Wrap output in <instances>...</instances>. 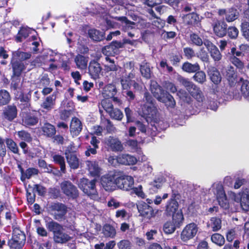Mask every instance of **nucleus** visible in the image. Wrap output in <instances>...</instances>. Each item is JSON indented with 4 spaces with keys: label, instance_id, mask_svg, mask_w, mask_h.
Instances as JSON below:
<instances>
[{
    "label": "nucleus",
    "instance_id": "1",
    "mask_svg": "<svg viewBox=\"0 0 249 249\" xmlns=\"http://www.w3.org/2000/svg\"><path fill=\"white\" fill-rule=\"evenodd\" d=\"M150 90L154 96L158 101L165 104L167 108H174L176 106V102L173 96L162 89L157 82L151 81Z\"/></svg>",
    "mask_w": 249,
    "mask_h": 249
},
{
    "label": "nucleus",
    "instance_id": "2",
    "mask_svg": "<svg viewBox=\"0 0 249 249\" xmlns=\"http://www.w3.org/2000/svg\"><path fill=\"white\" fill-rule=\"evenodd\" d=\"M96 180H89L86 178H82L79 179L77 185L79 189L88 196L90 199L96 201H99V197L95 188Z\"/></svg>",
    "mask_w": 249,
    "mask_h": 249
},
{
    "label": "nucleus",
    "instance_id": "3",
    "mask_svg": "<svg viewBox=\"0 0 249 249\" xmlns=\"http://www.w3.org/2000/svg\"><path fill=\"white\" fill-rule=\"evenodd\" d=\"M144 101L145 103L142 106L140 114L145 119H152L156 116L157 110L153 103V99L148 92L144 93Z\"/></svg>",
    "mask_w": 249,
    "mask_h": 249
},
{
    "label": "nucleus",
    "instance_id": "4",
    "mask_svg": "<svg viewBox=\"0 0 249 249\" xmlns=\"http://www.w3.org/2000/svg\"><path fill=\"white\" fill-rule=\"evenodd\" d=\"M179 82L198 102H201L203 101L204 98L203 93L200 89L193 82L182 77L179 78Z\"/></svg>",
    "mask_w": 249,
    "mask_h": 249
},
{
    "label": "nucleus",
    "instance_id": "5",
    "mask_svg": "<svg viewBox=\"0 0 249 249\" xmlns=\"http://www.w3.org/2000/svg\"><path fill=\"white\" fill-rule=\"evenodd\" d=\"M118 173L110 172L101 178V184L107 191H111L118 187L117 179Z\"/></svg>",
    "mask_w": 249,
    "mask_h": 249
},
{
    "label": "nucleus",
    "instance_id": "6",
    "mask_svg": "<svg viewBox=\"0 0 249 249\" xmlns=\"http://www.w3.org/2000/svg\"><path fill=\"white\" fill-rule=\"evenodd\" d=\"M212 188L219 205L224 209H228L229 203L222 186L219 183L214 184Z\"/></svg>",
    "mask_w": 249,
    "mask_h": 249
},
{
    "label": "nucleus",
    "instance_id": "7",
    "mask_svg": "<svg viewBox=\"0 0 249 249\" xmlns=\"http://www.w3.org/2000/svg\"><path fill=\"white\" fill-rule=\"evenodd\" d=\"M198 229L197 225L195 223L186 225L181 232V240L183 242H187L193 239L196 235Z\"/></svg>",
    "mask_w": 249,
    "mask_h": 249
},
{
    "label": "nucleus",
    "instance_id": "8",
    "mask_svg": "<svg viewBox=\"0 0 249 249\" xmlns=\"http://www.w3.org/2000/svg\"><path fill=\"white\" fill-rule=\"evenodd\" d=\"M113 48L114 45L112 44L105 46L102 49V53L106 56L112 55L114 53L113 50ZM106 59L107 61H108L109 62L108 64H107L105 66V70L106 71H118L119 70L121 69V68L116 66L114 64V61L111 60L109 57L107 56Z\"/></svg>",
    "mask_w": 249,
    "mask_h": 249
},
{
    "label": "nucleus",
    "instance_id": "9",
    "mask_svg": "<svg viewBox=\"0 0 249 249\" xmlns=\"http://www.w3.org/2000/svg\"><path fill=\"white\" fill-rule=\"evenodd\" d=\"M51 214L55 219L60 220L62 219L67 213V207L62 203H53L50 206Z\"/></svg>",
    "mask_w": 249,
    "mask_h": 249
},
{
    "label": "nucleus",
    "instance_id": "10",
    "mask_svg": "<svg viewBox=\"0 0 249 249\" xmlns=\"http://www.w3.org/2000/svg\"><path fill=\"white\" fill-rule=\"evenodd\" d=\"M118 187L121 189L128 191L132 189L134 185V179L130 176H119L117 179Z\"/></svg>",
    "mask_w": 249,
    "mask_h": 249
},
{
    "label": "nucleus",
    "instance_id": "11",
    "mask_svg": "<svg viewBox=\"0 0 249 249\" xmlns=\"http://www.w3.org/2000/svg\"><path fill=\"white\" fill-rule=\"evenodd\" d=\"M137 209L140 215L144 217L150 219L155 215L153 208L144 202L141 201L137 204Z\"/></svg>",
    "mask_w": 249,
    "mask_h": 249
},
{
    "label": "nucleus",
    "instance_id": "12",
    "mask_svg": "<svg viewBox=\"0 0 249 249\" xmlns=\"http://www.w3.org/2000/svg\"><path fill=\"white\" fill-rule=\"evenodd\" d=\"M61 188L63 192L68 196L73 198L78 195L76 188L69 181H64L61 184Z\"/></svg>",
    "mask_w": 249,
    "mask_h": 249
},
{
    "label": "nucleus",
    "instance_id": "13",
    "mask_svg": "<svg viewBox=\"0 0 249 249\" xmlns=\"http://www.w3.org/2000/svg\"><path fill=\"white\" fill-rule=\"evenodd\" d=\"M105 142L113 151H122L124 149L121 142L117 138L109 136L105 139Z\"/></svg>",
    "mask_w": 249,
    "mask_h": 249
},
{
    "label": "nucleus",
    "instance_id": "14",
    "mask_svg": "<svg viewBox=\"0 0 249 249\" xmlns=\"http://www.w3.org/2000/svg\"><path fill=\"white\" fill-rule=\"evenodd\" d=\"M204 44L209 51L211 57L214 61H219L222 58V55L217 47L208 40L204 41Z\"/></svg>",
    "mask_w": 249,
    "mask_h": 249
},
{
    "label": "nucleus",
    "instance_id": "15",
    "mask_svg": "<svg viewBox=\"0 0 249 249\" xmlns=\"http://www.w3.org/2000/svg\"><path fill=\"white\" fill-rule=\"evenodd\" d=\"M69 148L68 147L65 152L67 162L71 169H77L79 166V160L75 154L71 153Z\"/></svg>",
    "mask_w": 249,
    "mask_h": 249
},
{
    "label": "nucleus",
    "instance_id": "16",
    "mask_svg": "<svg viewBox=\"0 0 249 249\" xmlns=\"http://www.w3.org/2000/svg\"><path fill=\"white\" fill-rule=\"evenodd\" d=\"M86 169L88 170L89 174L92 177L99 176L101 168L96 161L87 160L86 161Z\"/></svg>",
    "mask_w": 249,
    "mask_h": 249
},
{
    "label": "nucleus",
    "instance_id": "17",
    "mask_svg": "<svg viewBox=\"0 0 249 249\" xmlns=\"http://www.w3.org/2000/svg\"><path fill=\"white\" fill-rule=\"evenodd\" d=\"M213 31L217 36L222 37L225 36L227 32V24L224 22L217 20L213 23Z\"/></svg>",
    "mask_w": 249,
    "mask_h": 249
},
{
    "label": "nucleus",
    "instance_id": "18",
    "mask_svg": "<svg viewBox=\"0 0 249 249\" xmlns=\"http://www.w3.org/2000/svg\"><path fill=\"white\" fill-rule=\"evenodd\" d=\"M102 68L100 64L96 61L93 60L90 62L89 66V73L91 77L96 79L99 77Z\"/></svg>",
    "mask_w": 249,
    "mask_h": 249
},
{
    "label": "nucleus",
    "instance_id": "19",
    "mask_svg": "<svg viewBox=\"0 0 249 249\" xmlns=\"http://www.w3.org/2000/svg\"><path fill=\"white\" fill-rule=\"evenodd\" d=\"M12 239L13 245L16 246V248H20L24 244L26 237L22 232L18 230L13 233Z\"/></svg>",
    "mask_w": 249,
    "mask_h": 249
},
{
    "label": "nucleus",
    "instance_id": "20",
    "mask_svg": "<svg viewBox=\"0 0 249 249\" xmlns=\"http://www.w3.org/2000/svg\"><path fill=\"white\" fill-rule=\"evenodd\" d=\"M36 32L34 30H32L28 27H22L19 31L16 37V40L18 42H21L23 39L26 38L29 35H32L33 40L36 39V36L34 35Z\"/></svg>",
    "mask_w": 249,
    "mask_h": 249
},
{
    "label": "nucleus",
    "instance_id": "21",
    "mask_svg": "<svg viewBox=\"0 0 249 249\" xmlns=\"http://www.w3.org/2000/svg\"><path fill=\"white\" fill-rule=\"evenodd\" d=\"M220 15L225 14V18L228 22H232L237 18L239 13L234 8H230L227 10L221 9L219 11Z\"/></svg>",
    "mask_w": 249,
    "mask_h": 249
},
{
    "label": "nucleus",
    "instance_id": "22",
    "mask_svg": "<svg viewBox=\"0 0 249 249\" xmlns=\"http://www.w3.org/2000/svg\"><path fill=\"white\" fill-rule=\"evenodd\" d=\"M82 124L76 117L72 119L70 124V131L73 136H77L82 129Z\"/></svg>",
    "mask_w": 249,
    "mask_h": 249
},
{
    "label": "nucleus",
    "instance_id": "23",
    "mask_svg": "<svg viewBox=\"0 0 249 249\" xmlns=\"http://www.w3.org/2000/svg\"><path fill=\"white\" fill-rule=\"evenodd\" d=\"M57 93L54 92L52 95L47 96L41 105V107L47 110L53 109L55 104Z\"/></svg>",
    "mask_w": 249,
    "mask_h": 249
},
{
    "label": "nucleus",
    "instance_id": "24",
    "mask_svg": "<svg viewBox=\"0 0 249 249\" xmlns=\"http://www.w3.org/2000/svg\"><path fill=\"white\" fill-rule=\"evenodd\" d=\"M135 73L129 72L128 75L123 76L120 82L123 90H128L132 84V79L135 78Z\"/></svg>",
    "mask_w": 249,
    "mask_h": 249
},
{
    "label": "nucleus",
    "instance_id": "25",
    "mask_svg": "<svg viewBox=\"0 0 249 249\" xmlns=\"http://www.w3.org/2000/svg\"><path fill=\"white\" fill-rule=\"evenodd\" d=\"M225 77L231 86H234L237 82L236 73L233 67L229 66L227 68Z\"/></svg>",
    "mask_w": 249,
    "mask_h": 249
},
{
    "label": "nucleus",
    "instance_id": "26",
    "mask_svg": "<svg viewBox=\"0 0 249 249\" xmlns=\"http://www.w3.org/2000/svg\"><path fill=\"white\" fill-rule=\"evenodd\" d=\"M17 109L15 106H8L3 110L4 117L9 121H12L17 117Z\"/></svg>",
    "mask_w": 249,
    "mask_h": 249
},
{
    "label": "nucleus",
    "instance_id": "27",
    "mask_svg": "<svg viewBox=\"0 0 249 249\" xmlns=\"http://www.w3.org/2000/svg\"><path fill=\"white\" fill-rule=\"evenodd\" d=\"M120 164L124 165H134L137 162V159L135 157L129 154H121L118 156Z\"/></svg>",
    "mask_w": 249,
    "mask_h": 249
},
{
    "label": "nucleus",
    "instance_id": "28",
    "mask_svg": "<svg viewBox=\"0 0 249 249\" xmlns=\"http://www.w3.org/2000/svg\"><path fill=\"white\" fill-rule=\"evenodd\" d=\"M11 65L13 69V76L19 77L22 71L25 69L24 64L21 61L12 58Z\"/></svg>",
    "mask_w": 249,
    "mask_h": 249
},
{
    "label": "nucleus",
    "instance_id": "29",
    "mask_svg": "<svg viewBox=\"0 0 249 249\" xmlns=\"http://www.w3.org/2000/svg\"><path fill=\"white\" fill-rule=\"evenodd\" d=\"M38 121L37 116L32 113L25 114L22 116V124L26 126L35 125Z\"/></svg>",
    "mask_w": 249,
    "mask_h": 249
},
{
    "label": "nucleus",
    "instance_id": "30",
    "mask_svg": "<svg viewBox=\"0 0 249 249\" xmlns=\"http://www.w3.org/2000/svg\"><path fill=\"white\" fill-rule=\"evenodd\" d=\"M88 62L89 57L81 54H78L74 57V62L76 67L81 70L87 69Z\"/></svg>",
    "mask_w": 249,
    "mask_h": 249
},
{
    "label": "nucleus",
    "instance_id": "31",
    "mask_svg": "<svg viewBox=\"0 0 249 249\" xmlns=\"http://www.w3.org/2000/svg\"><path fill=\"white\" fill-rule=\"evenodd\" d=\"M211 81L215 84H219L221 81V76L217 69L213 67H210L208 71Z\"/></svg>",
    "mask_w": 249,
    "mask_h": 249
},
{
    "label": "nucleus",
    "instance_id": "32",
    "mask_svg": "<svg viewBox=\"0 0 249 249\" xmlns=\"http://www.w3.org/2000/svg\"><path fill=\"white\" fill-rule=\"evenodd\" d=\"M88 35L89 38L94 41H100L105 38V33L104 32L99 30L91 29L88 31Z\"/></svg>",
    "mask_w": 249,
    "mask_h": 249
},
{
    "label": "nucleus",
    "instance_id": "33",
    "mask_svg": "<svg viewBox=\"0 0 249 249\" xmlns=\"http://www.w3.org/2000/svg\"><path fill=\"white\" fill-rule=\"evenodd\" d=\"M178 202L174 199H171L166 204L165 212L167 215H171L178 211Z\"/></svg>",
    "mask_w": 249,
    "mask_h": 249
},
{
    "label": "nucleus",
    "instance_id": "34",
    "mask_svg": "<svg viewBox=\"0 0 249 249\" xmlns=\"http://www.w3.org/2000/svg\"><path fill=\"white\" fill-rule=\"evenodd\" d=\"M116 87L112 84H108L106 86L103 90L102 94L104 98H111L116 94Z\"/></svg>",
    "mask_w": 249,
    "mask_h": 249
},
{
    "label": "nucleus",
    "instance_id": "35",
    "mask_svg": "<svg viewBox=\"0 0 249 249\" xmlns=\"http://www.w3.org/2000/svg\"><path fill=\"white\" fill-rule=\"evenodd\" d=\"M46 226L49 231L53 232V236L60 231H63V227L62 225L53 220L47 222Z\"/></svg>",
    "mask_w": 249,
    "mask_h": 249
},
{
    "label": "nucleus",
    "instance_id": "36",
    "mask_svg": "<svg viewBox=\"0 0 249 249\" xmlns=\"http://www.w3.org/2000/svg\"><path fill=\"white\" fill-rule=\"evenodd\" d=\"M18 167L20 169V172L21 173V180L22 181H24L27 179H29L33 176L37 175L38 174V170L35 168H30L27 169L25 172H24L23 169L21 167L20 165Z\"/></svg>",
    "mask_w": 249,
    "mask_h": 249
},
{
    "label": "nucleus",
    "instance_id": "37",
    "mask_svg": "<svg viewBox=\"0 0 249 249\" xmlns=\"http://www.w3.org/2000/svg\"><path fill=\"white\" fill-rule=\"evenodd\" d=\"M207 226L213 231H217L221 228V220L219 218L212 217L208 222Z\"/></svg>",
    "mask_w": 249,
    "mask_h": 249
},
{
    "label": "nucleus",
    "instance_id": "38",
    "mask_svg": "<svg viewBox=\"0 0 249 249\" xmlns=\"http://www.w3.org/2000/svg\"><path fill=\"white\" fill-rule=\"evenodd\" d=\"M102 233L106 237L114 238L116 234L115 229L111 225L106 224L102 229Z\"/></svg>",
    "mask_w": 249,
    "mask_h": 249
},
{
    "label": "nucleus",
    "instance_id": "39",
    "mask_svg": "<svg viewBox=\"0 0 249 249\" xmlns=\"http://www.w3.org/2000/svg\"><path fill=\"white\" fill-rule=\"evenodd\" d=\"M41 129L43 134L48 137L53 136L56 132L54 126L49 123L45 124Z\"/></svg>",
    "mask_w": 249,
    "mask_h": 249
},
{
    "label": "nucleus",
    "instance_id": "40",
    "mask_svg": "<svg viewBox=\"0 0 249 249\" xmlns=\"http://www.w3.org/2000/svg\"><path fill=\"white\" fill-rule=\"evenodd\" d=\"M101 107L108 113L113 108L110 98H105L103 99L99 105V111L100 113H102L103 111L101 109Z\"/></svg>",
    "mask_w": 249,
    "mask_h": 249
},
{
    "label": "nucleus",
    "instance_id": "41",
    "mask_svg": "<svg viewBox=\"0 0 249 249\" xmlns=\"http://www.w3.org/2000/svg\"><path fill=\"white\" fill-rule=\"evenodd\" d=\"M172 215V222L178 227H180L183 223L184 216L182 212L179 210Z\"/></svg>",
    "mask_w": 249,
    "mask_h": 249
},
{
    "label": "nucleus",
    "instance_id": "42",
    "mask_svg": "<svg viewBox=\"0 0 249 249\" xmlns=\"http://www.w3.org/2000/svg\"><path fill=\"white\" fill-rule=\"evenodd\" d=\"M31 54L28 53L18 50L13 53L12 58L19 61H23L31 57Z\"/></svg>",
    "mask_w": 249,
    "mask_h": 249
},
{
    "label": "nucleus",
    "instance_id": "43",
    "mask_svg": "<svg viewBox=\"0 0 249 249\" xmlns=\"http://www.w3.org/2000/svg\"><path fill=\"white\" fill-rule=\"evenodd\" d=\"M54 241L57 243H64L71 239V237L67 234L60 231L53 236Z\"/></svg>",
    "mask_w": 249,
    "mask_h": 249
},
{
    "label": "nucleus",
    "instance_id": "44",
    "mask_svg": "<svg viewBox=\"0 0 249 249\" xmlns=\"http://www.w3.org/2000/svg\"><path fill=\"white\" fill-rule=\"evenodd\" d=\"M182 70L189 73L195 72L200 70V66L198 63L192 64L185 62L182 65Z\"/></svg>",
    "mask_w": 249,
    "mask_h": 249
},
{
    "label": "nucleus",
    "instance_id": "45",
    "mask_svg": "<svg viewBox=\"0 0 249 249\" xmlns=\"http://www.w3.org/2000/svg\"><path fill=\"white\" fill-rule=\"evenodd\" d=\"M178 228L172 221H168L166 222L163 226V231L166 234H172Z\"/></svg>",
    "mask_w": 249,
    "mask_h": 249
},
{
    "label": "nucleus",
    "instance_id": "46",
    "mask_svg": "<svg viewBox=\"0 0 249 249\" xmlns=\"http://www.w3.org/2000/svg\"><path fill=\"white\" fill-rule=\"evenodd\" d=\"M164 182L165 179L163 177L158 178L150 183V189H153L154 192H156L161 187Z\"/></svg>",
    "mask_w": 249,
    "mask_h": 249
},
{
    "label": "nucleus",
    "instance_id": "47",
    "mask_svg": "<svg viewBox=\"0 0 249 249\" xmlns=\"http://www.w3.org/2000/svg\"><path fill=\"white\" fill-rule=\"evenodd\" d=\"M11 100L9 93L5 89L0 90V104L4 105L8 104Z\"/></svg>",
    "mask_w": 249,
    "mask_h": 249
},
{
    "label": "nucleus",
    "instance_id": "48",
    "mask_svg": "<svg viewBox=\"0 0 249 249\" xmlns=\"http://www.w3.org/2000/svg\"><path fill=\"white\" fill-rule=\"evenodd\" d=\"M212 241L218 246L221 247L225 243L224 237L219 233H214L211 236Z\"/></svg>",
    "mask_w": 249,
    "mask_h": 249
},
{
    "label": "nucleus",
    "instance_id": "49",
    "mask_svg": "<svg viewBox=\"0 0 249 249\" xmlns=\"http://www.w3.org/2000/svg\"><path fill=\"white\" fill-rule=\"evenodd\" d=\"M56 53L51 49H47L45 51L43 57L45 63L51 62L55 61L54 56Z\"/></svg>",
    "mask_w": 249,
    "mask_h": 249
},
{
    "label": "nucleus",
    "instance_id": "50",
    "mask_svg": "<svg viewBox=\"0 0 249 249\" xmlns=\"http://www.w3.org/2000/svg\"><path fill=\"white\" fill-rule=\"evenodd\" d=\"M56 53L51 49H47L45 51L43 57L45 63L51 62L55 61L54 56Z\"/></svg>",
    "mask_w": 249,
    "mask_h": 249
},
{
    "label": "nucleus",
    "instance_id": "51",
    "mask_svg": "<svg viewBox=\"0 0 249 249\" xmlns=\"http://www.w3.org/2000/svg\"><path fill=\"white\" fill-rule=\"evenodd\" d=\"M114 19L121 21L123 24H124V28L125 30L132 29L133 25H134V23L133 22L128 20L125 17H116L114 18Z\"/></svg>",
    "mask_w": 249,
    "mask_h": 249
},
{
    "label": "nucleus",
    "instance_id": "52",
    "mask_svg": "<svg viewBox=\"0 0 249 249\" xmlns=\"http://www.w3.org/2000/svg\"><path fill=\"white\" fill-rule=\"evenodd\" d=\"M53 161L59 164L61 171L65 173L66 170L65 162L63 157L59 155H54L53 156Z\"/></svg>",
    "mask_w": 249,
    "mask_h": 249
},
{
    "label": "nucleus",
    "instance_id": "53",
    "mask_svg": "<svg viewBox=\"0 0 249 249\" xmlns=\"http://www.w3.org/2000/svg\"><path fill=\"white\" fill-rule=\"evenodd\" d=\"M140 71L142 75L146 78L149 79L151 77V70L149 65L146 63H144L141 65Z\"/></svg>",
    "mask_w": 249,
    "mask_h": 249
},
{
    "label": "nucleus",
    "instance_id": "54",
    "mask_svg": "<svg viewBox=\"0 0 249 249\" xmlns=\"http://www.w3.org/2000/svg\"><path fill=\"white\" fill-rule=\"evenodd\" d=\"M241 91L244 97L249 100V82L247 80L243 81L241 87Z\"/></svg>",
    "mask_w": 249,
    "mask_h": 249
},
{
    "label": "nucleus",
    "instance_id": "55",
    "mask_svg": "<svg viewBox=\"0 0 249 249\" xmlns=\"http://www.w3.org/2000/svg\"><path fill=\"white\" fill-rule=\"evenodd\" d=\"M101 124L104 126V129H106L108 132H111L114 131V127L111 124L110 120L103 118L101 116Z\"/></svg>",
    "mask_w": 249,
    "mask_h": 249
},
{
    "label": "nucleus",
    "instance_id": "56",
    "mask_svg": "<svg viewBox=\"0 0 249 249\" xmlns=\"http://www.w3.org/2000/svg\"><path fill=\"white\" fill-rule=\"evenodd\" d=\"M108 113L111 118L117 120H121L123 117V113L120 110L117 108L114 109L113 108Z\"/></svg>",
    "mask_w": 249,
    "mask_h": 249
},
{
    "label": "nucleus",
    "instance_id": "57",
    "mask_svg": "<svg viewBox=\"0 0 249 249\" xmlns=\"http://www.w3.org/2000/svg\"><path fill=\"white\" fill-rule=\"evenodd\" d=\"M194 80L200 84H203L206 80V74L203 71H199L196 72L193 76Z\"/></svg>",
    "mask_w": 249,
    "mask_h": 249
},
{
    "label": "nucleus",
    "instance_id": "58",
    "mask_svg": "<svg viewBox=\"0 0 249 249\" xmlns=\"http://www.w3.org/2000/svg\"><path fill=\"white\" fill-rule=\"evenodd\" d=\"M241 31L243 36L249 41V22L244 21L242 23Z\"/></svg>",
    "mask_w": 249,
    "mask_h": 249
},
{
    "label": "nucleus",
    "instance_id": "59",
    "mask_svg": "<svg viewBox=\"0 0 249 249\" xmlns=\"http://www.w3.org/2000/svg\"><path fill=\"white\" fill-rule=\"evenodd\" d=\"M6 143L7 147L14 153L17 154L18 152V148L17 144L10 139L6 140Z\"/></svg>",
    "mask_w": 249,
    "mask_h": 249
},
{
    "label": "nucleus",
    "instance_id": "60",
    "mask_svg": "<svg viewBox=\"0 0 249 249\" xmlns=\"http://www.w3.org/2000/svg\"><path fill=\"white\" fill-rule=\"evenodd\" d=\"M229 59L230 62L237 68L241 70L244 68L243 62L235 56H231Z\"/></svg>",
    "mask_w": 249,
    "mask_h": 249
},
{
    "label": "nucleus",
    "instance_id": "61",
    "mask_svg": "<svg viewBox=\"0 0 249 249\" xmlns=\"http://www.w3.org/2000/svg\"><path fill=\"white\" fill-rule=\"evenodd\" d=\"M228 36L231 39H235L237 37L239 31L235 27H230L227 30Z\"/></svg>",
    "mask_w": 249,
    "mask_h": 249
},
{
    "label": "nucleus",
    "instance_id": "62",
    "mask_svg": "<svg viewBox=\"0 0 249 249\" xmlns=\"http://www.w3.org/2000/svg\"><path fill=\"white\" fill-rule=\"evenodd\" d=\"M18 135L21 140L24 141L28 142L31 141L32 139L30 134L25 131L22 130L18 131Z\"/></svg>",
    "mask_w": 249,
    "mask_h": 249
},
{
    "label": "nucleus",
    "instance_id": "63",
    "mask_svg": "<svg viewBox=\"0 0 249 249\" xmlns=\"http://www.w3.org/2000/svg\"><path fill=\"white\" fill-rule=\"evenodd\" d=\"M191 40L192 43L197 46H201L204 42L202 39L196 34H194L190 36Z\"/></svg>",
    "mask_w": 249,
    "mask_h": 249
},
{
    "label": "nucleus",
    "instance_id": "64",
    "mask_svg": "<svg viewBox=\"0 0 249 249\" xmlns=\"http://www.w3.org/2000/svg\"><path fill=\"white\" fill-rule=\"evenodd\" d=\"M118 247L120 249H130L131 243L127 240H123L118 243Z\"/></svg>",
    "mask_w": 249,
    "mask_h": 249
}]
</instances>
